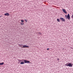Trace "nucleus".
I'll return each mask as SVG.
<instances>
[{
	"label": "nucleus",
	"instance_id": "obj_1",
	"mask_svg": "<svg viewBox=\"0 0 73 73\" xmlns=\"http://www.w3.org/2000/svg\"><path fill=\"white\" fill-rule=\"evenodd\" d=\"M64 65V66H69V67H73V64H72L70 63H66V64Z\"/></svg>",
	"mask_w": 73,
	"mask_h": 73
},
{
	"label": "nucleus",
	"instance_id": "obj_2",
	"mask_svg": "<svg viewBox=\"0 0 73 73\" xmlns=\"http://www.w3.org/2000/svg\"><path fill=\"white\" fill-rule=\"evenodd\" d=\"M23 48H28V47H29V46H27V45H23Z\"/></svg>",
	"mask_w": 73,
	"mask_h": 73
},
{
	"label": "nucleus",
	"instance_id": "obj_3",
	"mask_svg": "<svg viewBox=\"0 0 73 73\" xmlns=\"http://www.w3.org/2000/svg\"><path fill=\"white\" fill-rule=\"evenodd\" d=\"M24 62H25V63H29V62H30V61L27 60H24Z\"/></svg>",
	"mask_w": 73,
	"mask_h": 73
},
{
	"label": "nucleus",
	"instance_id": "obj_4",
	"mask_svg": "<svg viewBox=\"0 0 73 73\" xmlns=\"http://www.w3.org/2000/svg\"><path fill=\"white\" fill-rule=\"evenodd\" d=\"M18 61L19 63H20V62H22V61H24V59H18Z\"/></svg>",
	"mask_w": 73,
	"mask_h": 73
},
{
	"label": "nucleus",
	"instance_id": "obj_5",
	"mask_svg": "<svg viewBox=\"0 0 73 73\" xmlns=\"http://www.w3.org/2000/svg\"><path fill=\"white\" fill-rule=\"evenodd\" d=\"M60 19H61V20L63 22H64V21H65V19H64L63 18H60Z\"/></svg>",
	"mask_w": 73,
	"mask_h": 73
},
{
	"label": "nucleus",
	"instance_id": "obj_6",
	"mask_svg": "<svg viewBox=\"0 0 73 73\" xmlns=\"http://www.w3.org/2000/svg\"><path fill=\"white\" fill-rule=\"evenodd\" d=\"M67 19H68V20H70V15H69V14H68L67 15Z\"/></svg>",
	"mask_w": 73,
	"mask_h": 73
},
{
	"label": "nucleus",
	"instance_id": "obj_7",
	"mask_svg": "<svg viewBox=\"0 0 73 73\" xmlns=\"http://www.w3.org/2000/svg\"><path fill=\"white\" fill-rule=\"evenodd\" d=\"M36 34H37V35H42V33H41L40 32H37Z\"/></svg>",
	"mask_w": 73,
	"mask_h": 73
},
{
	"label": "nucleus",
	"instance_id": "obj_8",
	"mask_svg": "<svg viewBox=\"0 0 73 73\" xmlns=\"http://www.w3.org/2000/svg\"><path fill=\"white\" fill-rule=\"evenodd\" d=\"M63 12H64V13L65 14H66L67 13V12H66V10H65V9H62Z\"/></svg>",
	"mask_w": 73,
	"mask_h": 73
},
{
	"label": "nucleus",
	"instance_id": "obj_9",
	"mask_svg": "<svg viewBox=\"0 0 73 73\" xmlns=\"http://www.w3.org/2000/svg\"><path fill=\"white\" fill-rule=\"evenodd\" d=\"M4 15L5 16H9V13H5Z\"/></svg>",
	"mask_w": 73,
	"mask_h": 73
},
{
	"label": "nucleus",
	"instance_id": "obj_10",
	"mask_svg": "<svg viewBox=\"0 0 73 73\" xmlns=\"http://www.w3.org/2000/svg\"><path fill=\"white\" fill-rule=\"evenodd\" d=\"M18 45H19V47H21V48H23V46L24 45L23 44H18Z\"/></svg>",
	"mask_w": 73,
	"mask_h": 73
},
{
	"label": "nucleus",
	"instance_id": "obj_11",
	"mask_svg": "<svg viewBox=\"0 0 73 73\" xmlns=\"http://www.w3.org/2000/svg\"><path fill=\"white\" fill-rule=\"evenodd\" d=\"M25 64L24 62H22L20 63L21 64Z\"/></svg>",
	"mask_w": 73,
	"mask_h": 73
},
{
	"label": "nucleus",
	"instance_id": "obj_12",
	"mask_svg": "<svg viewBox=\"0 0 73 73\" xmlns=\"http://www.w3.org/2000/svg\"><path fill=\"white\" fill-rule=\"evenodd\" d=\"M24 24V23H23V22L21 23V25H23Z\"/></svg>",
	"mask_w": 73,
	"mask_h": 73
},
{
	"label": "nucleus",
	"instance_id": "obj_13",
	"mask_svg": "<svg viewBox=\"0 0 73 73\" xmlns=\"http://www.w3.org/2000/svg\"><path fill=\"white\" fill-rule=\"evenodd\" d=\"M4 63L3 62H2V63H0V65H3V64H4Z\"/></svg>",
	"mask_w": 73,
	"mask_h": 73
},
{
	"label": "nucleus",
	"instance_id": "obj_14",
	"mask_svg": "<svg viewBox=\"0 0 73 73\" xmlns=\"http://www.w3.org/2000/svg\"><path fill=\"white\" fill-rule=\"evenodd\" d=\"M57 21L58 22H60V19H57Z\"/></svg>",
	"mask_w": 73,
	"mask_h": 73
},
{
	"label": "nucleus",
	"instance_id": "obj_15",
	"mask_svg": "<svg viewBox=\"0 0 73 73\" xmlns=\"http://www.w3.org/2000/svg\"><path fill=\"white\" fill-rule=\"evenodd\" d=\"M21 22H22V23H23V22H24V20H21Z\"/></svg>",
	"mask_w": 73,
	"mask_h": 73
},
{
	"label": "nucleus",
	"instance_id": "obj_16",
	"mask_svg": "<svg viewBox=\"0 0 73 73\" xmlns=\"http://www.w3.org/2000/svg\"><path fill=\"white\" fill-rule=\"evenodd\" d=\"M25 21L26 23H27V19H25Z\"/></svg>",
	"mask_w": 73,
	"mask_h": 73
},
{
	"label": "nucleus",
	"instance_id": "obj_17",
	"mask_svg": "<svg viewBox=\"0 0 73 73\" xmlns=\"http://www.w3.org/2000/svg\"><path fill=\"white\" fill-rule=\"evenodd\" d=\"M57 59L58 60V61H60L59 58H58Z\"/></svg>",
	"mask_w": 73,
	"mask_h": 73
},
{
	"label": "nucleus",
	"instance_id": "obj_18",
	"mask_svg": "<svg viewBox=\"0 0 73 73\" xmlns=\"http://www.w3.org/2000/svg\"><path fill=\"white\" fill-rule=\"evenodd\" d=\"M67 16L66 15H65V17H67Z\"/></svg>",
	"mask_w": 73,
	"mask_h": 73
},
{
	"label": "nucleus",
	"instance_id": "obj_19",
	"mask_svg": "<svg viewBox=\"0 0 73 73\" xmlns=\"http://www.w3.org/2000/svg\"><path fill=\"white\" fill-rule=\"evenodd\" d=\"M72 18H73V14H72Z\"/></svg>",
	"mask_w": 73,
	"mask_h": 73
},
{
	"label": "nucleus",
	"instance_id": "obj_20",
	"mask_svg": "<svg viewBox=\"0 0 73 73\" xmlns=\"http://www.w3.org/2000/svg\"><path fill=\"white\" fill-rule=\"evenodd\" d=\"M49 49V48H47V50H48Z\"/></svg>",
	"mask_w": 73,
	"mask_h": 73
},
{
	"label": "nucleus",
	"instance_id": "obj_21",
	"mask_svg": "<svg viewBox=\"0 0 73 73\" xmlns=\"http://www.w3.org/2000/svg\"><path fill=\"white\" fill-rule=\"evenodd\" d=\"M2 17V16H0V17Z\"/></svg>",
	"mask_w": 73,
	"mask_h": 73
}]
</instances>
